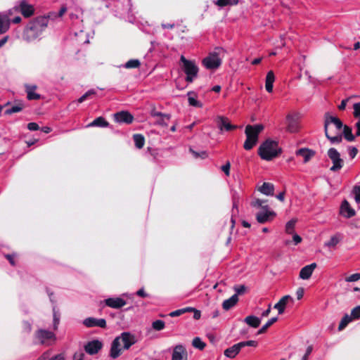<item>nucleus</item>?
Instances as JSON below:
<instances>
[{
  "mask_svg": "<svg viewBox=\"0 0 360 360\" xmlns=\"http://www.w3.org/2000/svg\"><path fill=\"white\" fill-rule=\"evenodd\" d=\"M324 133L326 137L333 144L340 143L342 137L349 142L355 140L352 128L344 125L338 117L330 115L329 112L324 114Z\"/></svg>",
  "mask_w": 360,
  "mask_h": 360,
  "instance_id": "nucleus-1",
  "label": "nucleus"
},
{
  "mask_svg": "<svg viewBox=\"0 0 360 360\" xmlns=\"http://www.w3.org/2000/svg\"><path fill=\"white\" fill-rule=\"evenodd\" d=\"M48 26V20L45 16H38L30 21L22 32V39L31 42L41 35Z\"/></svg>",
  "mask_w": 360,
  "mask_h": 360,
  "instance_id": "nucleus-2",
  "label": "nucleus"
},
{
  "mask_svg": "<svg viewBox=\"0 0 360 360\" xmlns=\"http://www.w3.org/2000/svg\"><path fill=\"white\" fill-rule=\"evenodd\" d=\"M121 342L123 344L124 349H129L131 346L136 342V338L134 335L129 332H123L120 336L116 337L111 344L110 356L112 359H116L120 356L122 349Z\"/></svg>",
  "mask_w": 360,
  "mask_h": 360,
  "instance_id": "nucleus-3",
  "label": "nucleus"
},
{
  "mask_svg": "<svg viewBox=\"0 0 360 360\" xmlns=\"http://www.w3.org/2000/svg\"><path fill=\"white\" fill-rule=\"evenodd\" d=\"M282 153V149L278 146L276 141L270 139L264 141L258 148V154L262 160L270 161L279 156Z\"/></svg>",
  "mask_w": 360,
  "mask_h": 360,
  "instance_id": "nucleus-4",
  "label": "nucleus"
},
{
  "mask_svg": "<svg viewBox=\"0 0 360 360\" xmlns=\"http://www.w3.org/2000/svg\"><path fill=\"white\" fill-rule=\"evenodd\" d=\"M180 61L183 64L182 70L186 75V81L192 82L198 76L199 70L198 67L196 65L195 61L188 60L184 56H181Z\"/></svg>",
  "mask_w": 360,
  "mask_h": 360,
  "instance_id": "nucleus-5",
  "label": "nucleus"
},
{
  "mask_svg": "<svg viewBox=\"0 0 360 360\" xmlns=\"http://www.w3.org/2000/svg\"><path fill=\"white\" fill-rule=\"evenodd\" d=\"M221 51V48L215 49L214 52L210 53L202 60V65L208 70L217 69L221 64V60L219 56Z\"/></svg>",
  "mask_w": 360,
  "mask_h": 360,
  "instance_id": "nucleus-6",
  "label": "nucleus"
},
{
  "mask_svg": "<svg viewBox=\"0 0 360 360\" xmlns=\"http://www.w3.org/2000/svg\"><path fill=\"white\" fill-rule=\"evenodd\" d=\"M34 340L36 344L49 345L51 341L56 340V335L51 331L39 329L34 333Z\"/></svg>",
  "mask_w": 360,
  "mask_h": 360,
  "instance_id": "nucleus-7",
  "label": "nucleus"
},
{
  "mask_svg": "<svg viewBox=\"0 0 360 360\" xmlns=\"http://www.w3.org/2000/svg\"><path fill=\"white\" fill-rule=\"evenodd\" d=\"M327 155L333 163L330 170L331 172L340 171L344 166V160L341 158L340 153L335 148H330L328 149Z\"/></svg>",
  "mask_w": 360,
  "mask_h": 360,
  "instance_id": "nucleus-8",
  "label": "nucleus"
},
{
  "mask_svg": "<svg viewBox=\"0 0 360 360\" xmlns=\"http://www.w3.org/2000/svg\"><path fill=\"white\" fill-rule=\"evenodd\" d=\"M300 116L299 113H289L285 117L286 131L290 133H296L300 130Z\"/></svg>",
  "mask_w": 360,
  "mask_h": 360,
  "instance_id": "nucleus-9",
  "label": "nucleus"
},
{
  "mask_svg": "<svg viewBox=\"0 0 360 360\" xmlns=\"http://www.w3.org/2000/svg\"><path fill=\"white\" fill-rule=\"evenodd\" d=\"M264 128V125L262 124H248L245 127V134L248 138L258 141L259 134L263 131Z\"/></svg>",
  "mask_w": 360,
  "mask_h": 360,
  "instance_id": "nucleus-10",
  "label": "nucleus"
},
{
  "mask_svg": "<svg viewBox=\"0 0 360 360\" xmlns=\"http://www.w3.org/2000/svg\"><path fill=\"white\" fill-rule=\"evenodd\" d=\"M15 11L20 12L25 18H30L34 14V8L32 5L29 4L25 0H22L18 6L15 7Z\"/></svg>",
  "mask_w": 360,
  "mask_h": 360,
  "instance_id": "nucleus-11",
  "label": "nucleus"
},
{
  "mask_svg": "<svg viewBox=\"0 0 360 360\" xmlns=\"http://www.w3.org/2000/svg\"><path fill=\"white\" fill-rule=\"evenodd\" d=\"M150 115L154 117H158L156 120L155 124L163 127H168L167 120L171 118L170 114L162 113L156 110L155 108L153 107L150 111Z\"/></svg>",
  "mask_w": 360,
  "mask_h": 360,
  "instance_id": "nucleus-12",
  "label": "nucleus"
},
{
  "mask_svg": "<svg viewBox=\"0 0 360 360\" xmlns=\"http://www.w3.org/2000/svg\"><path fill=\"white\" fill-rule=\"evenodd\" d=\"M103 343L98 340H94L90 342H88L84 345L85 352L89 355H94L98 353V352L102 349Z\"/></svg>",
  "mask_w": 360,
  "mask_h": 360,
  "instance_id": "nucleus-13",
  "label": "nucleus"
},
{
  "mask_svg": "<svg viewBox=\"0 0 360 360\" xmlns=\"http://www.w3.org/2000/svg\"><path fill=\"white\" fill-rule=\"evenodd\" d=\"M114 120L118 123L131 124L134 120V116L128 111H120L114 114Z\"/></svg>",
  "mask_w": 360,
  "mask_h": 360,
  "instance_id": "nucleus-14",
  "label": "nucleus"
},
{
  "mask_svg": "<svg viewBox=\"0 0 360 360\" xmlns=\"http://www.w3.org/2000/svg\"><path fill=\"white\" fill-rule=\"evenodd\" d=\"M217 124L218 128L221 130H226L227 131L236 129V125L231 124L228 117L219 116L217 119Z\"/></svg>",
  "mask_w": 360,
  "mask_h": 360,
  "instance_id": "nucleus-15",
  "label": "nucleus"
},
{
  "mask_svg": "<svg viewBox=\"0 0 360 360\" xmlns=\"http://www.w3.org/2000/svg\"><path fill=\"white\" fill-rule=\"evenodd\" d=\"M83 324L87 328L100 327L101 328H106V321L104 319H96L94 317H88L83 321Z\"/></svg>",
  "mask_w": 360,
  "mask_h": 360,
  "instance_id": "nucleus-16",
  "label": "nucleus"
},
{
  "mask_svg": "<svg viewBox=\"0 0 360 360\" xmlns=\"http://www.w3.org/2000/svg\"><path fill=\"white\" fill-rule=\"evenodd\" d=\"M172 360H188V354L185 347L179 345L173 350Z\"/></svg>",
  "mask_w": 360,
  "mask_h": 360,
  "instance_id": "nucleus-17",
  "label": "nucleus"
},
{
  "mask_svg": "<svg viewBox=\"0 0 360 360\" xmlns=\"http://www.w3.org/2000/svg\"><path fill=\"white\" fill-rule=\"evenodd\" d=\"M340 214L347 218H351L356 214L355 210L350 206L347 200H344L340 205Z\"/></svg>",
  "mask_w": 360,
  "mask_h": 360,
  "instance_id": "nucleus-18",
  "label": "nucleus"
},
{
  "mask_svg": "<svg viewBox=\"0 0 360 360\" xmlns=\"http://www.w3.org/2000/svg\"><path fill=\"white\" fill-rule=\"evenodd\" d=\"M105 303L108 307L114 309H120L126 304V301L120 297H110L105 300Z\"/></svg>",
  "mask_w": 360,
  "mask_h": 360,
  "instance_id": "nucleus-19",
  "label": "nucleus"
},
{
  "mask_svg": "<svg viewBox=\"0 0 360 360\" xmlns=\"http://www.w3.org/2000/svg\"><path fill=\"white\" fill-rule=\"evenodd\" d=\"M316 263H311L302 268L300 271V278L304 280L309 279L311 276L314 270L316 268Z\"/></svg>",
  "mask_w": 360,
  "mask_h": 360,
  "instance_id": "nucleus-20",
  "label": "nucleus"
},
{
  "mask_svg": "<svg viewBox=\"0 0 360 360\" xmlns=\"http://www.w3.org/2000/svg\"><path fill=\"white\" fill-rule=\"evenodd\" d=\"M275 216H276V213L274 211L258 212L256 214V219L259 224H264L266 221L271 220Z\"/></svg>",
  "mask_w": 360,
  "mask_h": 360,
  "instance_id": "nucleus-21",
  "label": "nucleus"
},
{
  "mask_svg": "<svg viewBox=\"0 0 360 360\" xmlns=\"http://www.w3.org/2000/svg\"><path fill=\"white\" fill-rule=\"evenodd\" d=\"M296 155L302 156L304 158V162L306 163L310 160V159L314 156L315 152L311 149L307 148H302L298 149L296 153Z\"/></svg>",
  "mask_w": 360,
  "mask_h": 360,
  "instance_id": "nucleus-22",
  "label": "nucleus"
},
{
  "mask_svg": "<svg viewBox=\"0 0 360 360\" xmlns=\"http://www.w3.org/2000/svg\"><path fill=\"white\" fill-rule=\"evenodd\" d=\"M25 87L28 100H39L41 98V95L34 92L37 88L36 85L25 84Z\"/></svg>",
  "mask_w": 360,
  "mask_h": 360,
  "instance_id": "nucleus-23",
  "label": "nucleus"
},
{
  "mask_svg": "<svg viewBox=\"0 0 360 360\" xmlns=\"http://www.w3.org/2000/svg\"><path fill=\"white\" fill-rule=\"evenodd\" d=\"M10 23L8 15L0 14V34L5 33L9 29Z\"/></svg>",
  "mask_w": 360,
  "mask_h": 360,
  "instance_id": "nucleus-24",
  "label": "nucleus"
},
{
  "mask_svg": "<svg viewBox=\"0 0 360 360\" xmlns=\"http://www.w3.org/2000/svg\"><path fill=\"white\" fill-rule=\"evenodd\" d=\"M238 302V295H233L230 298L225 300L222 303V308L228 311L233 307Z\"/></svg>",
  "mask_w": 360,
  "mask_h": 360,
  "instance_id": "nucleus-25",
  "label": "nucleus"
},
{
  "mask_svg": "<svg viewBox=\"0 0 360 360\" xmlns=\"http://www.w3.org/2000/svg\"><path fill=\"white\" fill-rule=\"evenodd\" d=\"M291 299L290 295H285L274 305V308L278 310L279 314H283L288 301Z\"/></svg>",
  "mask_w": 360,
  "mask_h": 360,
  "instance_id": "nucleus-26",
  "label": "nucleus"
},
{
  "mask_svg": "<svg viewBox=\"0 0 360 360\" xmlns=\"http://www.w3.org/2000/svg\"><path fill=\"white\" fill-rule=\"evenodd\" d=\"M240 349L241 348L238 342L225 349L224 354L226 356L233 359L239 353Z\"/></svg>",
  "mask_w": 360,
  "mask_h": 360,
  "instance_id": "nucleus-27",
  "label": "nucleus"
},
{
  "mask_svg": "<svg viewBox=\"0 0 360 360\" xmlns=\"http://www.w3.org/2000/svg\"><path fill=\"white\" fill-rule=\"evenodd\" d=\"M275 81V76L273 71H269L267 72L266 76V81H265V88L266 90L271 93L273 91V86H274V82Z\"/></svg>",
  "mask_w": 360,
  "mask_h": 360,
  "instance_id": "nucleus-28",
  "label": "nucleus"
},
{
  "mask_svg": "<svg viewBox=\"0 0 360 360\" xmlns=\"http://www.w3.org/2000/svg\"><path fill=\"white\" fill-rule=\"evenodd\" d=\"M259 191L266 195H274V186L271 183L264 182L262 186L259 188Z\"/></svg>",
  "mask_w": 360,
  "mask_h": 360,
  "instance_id": "nucleus-29",
  "label": "nucleus"
},
{
  "mask_svg": "<svg viewBox=\"0 0 360 360\" xmlns=\"http://www.w3.org/2000/svg\"><path fill=\"white\" fill-rule=\"evenodd\" d=\"M244 321L250 327L257 328L261 323V320L255 316H248L245 317Z\"/></svg>",
  "mask_w": 360,
  "mask_h": 360,
  "instance_id": "nucleus-30",
  "label": "nucleus"
},
{
  "mask_svg": "<svg viewBox=\"0 0 360 360\" xmlns=\"http://www.w3.org/2000/svg\"><path fill=\"white\" fill-rule=\"evenodd\" d=\"M50 352L46 351L44 352L37 360H65L63 354H58L51 358H49Z\"/></svg>",
  "mask_w": 360,
  "mask_h": 360,
  "instance_id": "nucleus-31",
  "label": "nucleus"
},
{
  "mask_svg": "<svg viewBox=\"0 0 360 360\" xmlns=\"http://www.w3.org/2000/svg\"><path fill=\"white\" fill-rule=\"evenodd\" d=\"M109 125V123L103 117H98L96 118L93 122L89 123L87 127H106Z\"/></svg>",
  "mask_w": 360,
  "mask_h": 360,
  "instance_id": "nucleus-32",
  "label": "nucleus"
},
{
  "mask_svg": "<svg viewBox=\"0 0 360 360\" xmlns=\"http://www.w3.org/2000/svg\"><path fill=\"white\" fill-rule=\"evenodd\" d=\"M188 101L190 105L197 108H202V104L197 101L196 95L193 91H189L188 93Z\"/></svg>",
  "mask_w": 360,
  "mask_h": 360,
  "instance_id": "nucleus-33",
  "label": "nucleus"
},
{
  "mask_svg": "<svg viewBox=\"0 0 360 360\" xmlns=\"http://www.w3.org/2000/svg\"><path fill=\"white\" fill-rule=\"evenodd\" d=\"M133 139L135 143V146L137 148L141 149L143 147L145 144V138L141 134H135L133 136Z\"/></svg>",
  "mask_w": 360,
  "mask_h": 360,
  "instance_id": "nucleus-34",
  "label": "nucleus"
},
{
  "mask_svg": "<svg viewBox=\"0 0 360 360\" xmlns=\"http://www.w3.org/2000/svg\"><path fill=\"white\" fill-rule=\"evenodd\" d=\"M23 108H24L23 104L22 103H18V104L12 106L11 108H7L5 110L4 113L6 115H11L13 113H17V112L22 111Z\"/></svg>",
  "mask_w": 360,
  "mask_h": 360,
  "instance_id": "nucleus-35",
  "label": "nucleus"
},
{
  "mask_svg": "<svg viewBox=\"0 0 360 360\" xmlns=\"http://www.w3.org/2000/svg\"><path fill=\"white\" fill-rule=\"evenodd\" d=\"M278 321V318L277 317H273L271 319H270L258 331H257V334L258 335H260V334H263L264 333H266V331L267 330V329L271 326H272L274 323H276V321Z\"/></svg>",
  "mask_w": 360,
  "mask_h": 360,
  "instance_id": "nucleus-36",
  "label": "nucleus"
},
{
  "mask_svg": "<svg viewBox=\"0 0 360 360\" xmlns=\"http://www.w3.org/2000/svg\"><path fill=\"white\" fill-rule=\"evenodd\" d=\"M352 318L351 316L347 314H345V316L342 318L340 323L338 326V330H342L346 326L352 321Z\"/></svg>",
  "mask_w": 360,
  "mask_h": 360,
  "instance_id": "nucleus-37",
  "label": "nucleus"
},
{
  "mask_svg": "<svg viewBox=\"0 0 360 360\" xmlns=\"http://www.w3.org/2000/svg\"><path fill=\"white\" fill-rule=\"evenodd\" d=\"M239 0H217L216 5L219 7L231 6L237 5Z\"/></svg>",
  "mask_w": 360,
  "mask_h": 360,
  "instance_id": "nucleus-38",
  "label": "nucleus"
},
{
  "mask_svg": "<svg viewBox=\"0 0 360 360\" xmlns=\"http://www.w3.org/2000/svg\"><path fill=\"white\" fill-rule=\"evenodd\" d=\"M191 310H193V307H188L186 308H183V309H177L174 311H172L169 314V316L171 317L179 316L186 312H190Z\"/></svg>",
  "mask_w": 360,
  "mask_h": 360,
  "instance_id": "nucleus-39",
  "label": "nucleus"
},
{
  "mask_svg": "<svg viewBox=\"0 0 360 360\" xmlns=\"http://www.w3.org/2000/svg\"><path fill=\"white\" fill-rule=\"evenodd\" d=\"M141 65V63L138 59H131L128 60L124 65L127 69L139 68Z\"/></svg>",
  "mask_w": 360,
  "mask_h": 360,
  "instance_id": "nucleus-40",
  "label": "nucleus"
},
{
  "mask_svg": "<svg viewBox=\"0 0 360 360\" xmlns=\"http://www.w3.org/2000/svg\"><path fill=\"white\" fill-rule=\"evenodd\" d=\"M192 345L195 348H197L200 350H203L206 346V344L204 342H202L200 338L196 337L193 340Z\"/></svg>",
  "mask_w": 360,
  "mask_h": 360,
  "instance_id": "nucleus-41",
  "label": "nucleus"
},
{
  "mask_svg": "<svg viewBox=\"0 0 360 360\" xmlns=\"http://www.w3.org/2000/svg\"><path fill=\"white\" fill-rule=\"evenodd\" d=\"M257 141H255L254 139H249L248 136H246V140L243 144V148L246 150H250L257 144Z\"/></svg>",
  "mask_w": 360,
  "mask_h": 360,
  "instance_id": "nucleus-42",
  "label": "nucleus"
},
{
  "mask_svg": "<svg viewBox=\"0 0 360 360\" xmlns=\"http://www.w3.org/2000/svg\"><path fill=\"white\" fill-rule=\"evenodd\" d=\"M189 150L192 153L193 157L196 159L197 158L205 159L208 157L207 153L205 150H202L200 152H196L192 148H190Z\"/></svg>",
  "mask_w": 360,
  "mask_h": 360,
  "instance_id": "nucleus-43",
  "label": "nucleus"
},
{
  "mask_svg": "<svg viewBox=\"0 0 360 360\" xmlns=\"http://www.w3.org/2000/svg\"><path fill=\"white\" fill-rule=\"evenodd\" d=\"M296 221L297 220L295 219H292L287 222L285 225V231L288 233L291 234L293 233Z\"/></svg>",
  "mask_w": 360,
  "mask_h": 360,
  "instance_id": "nucleus-44",
  "label": "nucleus"
},
{
  "mask_svg": "<svg viewBox=\"0 0 360 360\" xmlns=\"http://www.w3.org/2000/svg\"><path fill=\"white\" fill-rule=\"evenodd\" d=\"M165 322L162 320H156V321H153L152 323V328L155 330H158V331L163 330L165 328Z\"/></svg>",
  "mask_w": 360,
  "mask_h": 360,
  "instance_id": "nucleus-45",
  "label": "nucleus"
},
{
  "mask_svg": "<svg viewBox=\"0 0 360 360\" xmlns=\"http://www.w3.org/2000/svg\"><path fill=\"white\" fill-rule=\"evenodd\" d=\"M340 239L339 236H333L330 239L325 243V245L328 247H335L340 242Z\"/></svg>",
  "mask_w": 360,
  "mask_h": 360,
  "instance_id": "nucleus-46",
  "label": "nucleus"
},
{
  "mask_svg": "<svg viewBox=\"0 0 360 360\" xmlns=\"http://www.w3.org/2000/svg\"><path fill=\"white\" fill-rule=\"evenodd\" d=\"M96 94V91L93 89H91L86 92L84 95H82L79 99L78 103H81L88 99L91 96Z\"/></svg>",
  "mask_w": 360,
  "mask_h": 360,
  "instance_id": "nucleus-47",
  "label": "nucleus"
},
{
  "mask_svg": "<svg viewBox=\"0 0 360 360\" xmlns=\"http://www.w3.org/2000/svg\"><path fill=\"white\" fill-rule=\"evenodd\" d=\"M239 345L240 346L241 349L246 346L256 347L258 345V342L255 340H248V341L240 342Z\"/></svg>",
  "mask_w": 360,
  "mask_h": 360,
  "instance_id": "nucleus-48",
  "label": "nucleus"
},
{
  "mask_svg": "<svg viewBox=\"0 0 360 360\" xmlns=\"http://www.w3.org/2000/svg\"><path fill=\"white\" fill-rule=\"evenodd\" d=\"M350 316L353 320L360 319V305L352 309Z\"/></svg>",
  "mask_w": 360,
  "mask_h": 360,
  "instance_id": "nucleus-49",
  "label": "nucleus"
},
{
  "mask_svg": "<svg viewBox=\"0 0 360 360\" xmlns=\"http://www.w3.org/2000/svg\"><path fill=\"white\" fill-rule=\"evenodd\" d=\"M347 151L352 159H354L358 153V149L354 146H349L347 148Z\"/></svg>",
  "mask_w": 360,
  "mask_h": 360,
  "instance_id": "nucleus-50",
  "label": "nucleus"
},
{
  "mask_svg": "<svg viewBox=\"0 0 360 360\" xmlns=\"http://www.w3.org/2000/svg\"><path fill=\"white\" fill-rule=\"evenodd\" d=\"M353 193L355 195L356 202L360 203V186H355L353 188Z\"/></svg>",
  "mask_w": 360,
  "mask_h": 360,
  "instance_id": "nucleus-51",
  "label": "nucleus"
},
{
  "mask_svg": "<svg viewBox=\"0 0 360 360\" xmlns=\"http://www.w3.org/2000/svg\"><path fill=\"white\" fill-rule=\"evenodd\" d=\"M359 279H360V274L356 273V274H352L351 276L347 277L345 278V281L347 282H354V281H359Z\"/></svg>",
  "mask_w": 360,
  "mask_h": 360,
  "instance_id": "nucleus-52",
  "label": "nucleus"
},
{
  "mask_svg": "<svg viewBox=\"0 0 360 360\" xmlns=\"http://www.w3.org/2000/svg\"><path fill=\"white\" fill-rule=\"evenodd\" d=\"M353 108H354V112H353L354 117L355 118L359 117H360V102L354 103Z\"/></svg>",
  "mask_w": 360,
  "mask_h": 360,
  "instance_id": "nucleus-53",
  "label": "nucleus"
},
{
  "mask_svg": "<svg viewBox=\"0 0 360 360\" xmlns=\"http://www.w3.org/2000/svg\"><path fill=\"white\" fill-rule=\"evenodd\" d=\"M234 290L236 292L235 295H243L246 290V287L244 285H236Z\"/></svg>",
  "mask_w": 360,
  "mask_h": 360,
  "instance_id": "nucleus-54",
  "label": "nucleus"
},
{
  "mask_svg": "<svg viewBox=\"0 0 360 360\" xmlns=\"http://www.w3.org/2000/svg\"><path fill=\"white\" fill-rule=\"evenodd\" d=\"M22 328L25 333H30L32 330V325L27 321L22 322Z\"/></svg>",
  "mask_w": 360,
  "mask_h": 360,
  "instance_id": "nucleus-55",
  "label": "nucleus"
},
{
  "mask_svg": "<svg viewBox=\"0 0 360 360\" xmlns=\"http://www.w3.org/2000/svg\"><path fill=\"white\" fill-rule=\"evenodd\" d=\"M266 202V200L256 199L255 200L251 202V205L254 207H261V206H262V204H264Z\"/></svg>",
  "mask_w": 360,
  "mask_h": 360,
  "instance_id": "nucleus-56",
  "label": "nucleus"
},
{
  "mask_svg": "<svg viewBox=\"0 0 360 360\" xmlns=\"http://www.w3.org/2000/svg\"><path fill=\"white\" fill-rule=\"evenodd\" d=\"M231 164L230 162H227L224 165L221 166V169L225 173L226 176L230 174Z\"/></svg>",
  "mask_w": 360,
  "mask_h": 360,
  "instance_id": "nucleus-57",
  "label": "nucleus"
},
{
  "mask_svg": "<svg viewBox=\"0 0 360 360\" xmlns=\"http://www.w3.org/2000/svg\"><path fill=\"white\" fill-rule=\"evenodd\" d=\"M27 129L30 131H36L39 129V127L36 122H30L27 124Z\"/></svg>",
  "mask_w": 360,
  "mask_h": 360,
  "instance_id": "nucleus-58",
  "label": "nucleus"
},
{
  "mask_svg": "<svg viewBox=\"0 0 360 360\" xmlns=\"http://www.w3.org/2000/svg\"><path fill=\"white\" fill-rule=\"evenodd\" d=\"M312 349H313V347L311 345H309V347H307V348L306 349V352H305V354L303 356L302 360H307L308 359V356L311 354V353L312 352Z\"/></svg>",
  "mask_w": 360,
  "mask_h": 360,
  "instance_id": "nucleus-59",
  "label": "nucleus"
},
{
  "mask_svg": "<svg viewBox=\"0 0 360 360\" xmlns=\"http://www.w3.org/2000/svg\"><path fill=\"white\" fill-rule=\"evenodd\" d=\"M193 311L194 314H193V319L195 320H198L200 319V316H201V312L200 310H198L195 308L193 307V310H191L190 312Z\"/></svg>",
  "mask_w": 360,
  "mask_h": 360,
  "instance_id": "nucleus-60",
  "label": "nucleus"
},
{
  "mask_svg": "<svg viewBox=\"0 0 360 360\" xmlns=\"http://www.w3.org/2000/svg\"><path fill=\"white\" fill-rule=\"evenodd\" d=\"M136 294L139 296V297H141L143 298H145V297H148L149 296V295L148 293H146L144 290V288H142L141 289H139L136 292Z\"/></svg>",
  "mask_w": 360,
  "mask_h": 360,
  "instance_id": "nucleus-61",
  "label": "nucleus"
},
{
  "mask_svg": "<svg viewBox=\"0 0 360 360\" xmlns=\"http://www.w3.org/2000/svg\"><path fill=\"white\" fill-rule=\"evenodd\" d=\"M296 295L297 300H301L304 296V288H299L296 291Z\"/></svg>",
  "mask_w": 360,
  "mask_h": 360,
  "instance_id": "nucleus-62",
  "label": "nucleus"
},
{
  "mask_svg": "<svg viewBox=\"0 0 360 360\" xmlns=\"http://www.w3.org/2000/svg\"><path fill=\"white\" fill-rule=\"evenodd\" d=\"M349 101V98H347V99H344L341 101V103L340 104V105L338 106V109L340 110H344L346 108V105H347V101Z\"/></svg>",
  "mask_w": 360,
  "mask_h": 360,
  "instance_id": "nucleus-63",
  "label": "nucleus"
},
{
  "mask_svg": "<svg viewBox=\"0 0 360 360\" xmlns=\"http://www.w3.org/2000/svg\"><path fill=\"white\" fill-rule=\"evenodd\" d=\"M84 354L82 352L75 353L73 356L74 360H83Z\"/></svg>",
  "mask_w": 360,
  "mask_h": 360,
  "instance_id": "nucleus-64",
  "label": "nucleus"
}]
</instances>
